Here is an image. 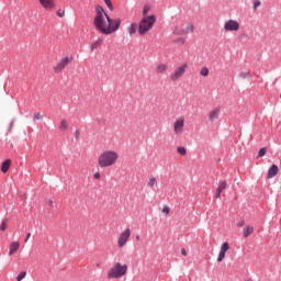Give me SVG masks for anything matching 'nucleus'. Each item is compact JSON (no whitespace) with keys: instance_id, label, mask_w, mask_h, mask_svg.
Listing matches in <instances>:
<instances>
[{"instance_id":"nucleus-1","label":"nucleus","mask_w":281,"mask_h":281,"mask_svg":"<svg viewBox=\"0 0 281 281\" xmlns=\"http://www.w3.org/2000/svg\"><path fill=\"white\" fill-rule=\"evenodd\" d=\"M93 25L95 30L101 34L109 35L120 30V25H122V20L120 18L111 19L109 14H106V11H104V8L98 5L95 8Z\"/></svg>"},{"instance_id":"nucleus-2","label":"nucleus","mask_w":281,"mask_h":281,"mask_svg":"<svg viewBox=\"0 0 281 281\" xmlns=\"http://www.w3.org/2000/svg\"><path fill=\"white\" fill-rule=\"evenodd\" d=\"M117 159H120V154L115 150L108 149L99 155L98 166L100 168H111V166L117 164Z\"/></svg>"},{"instance_id":"nucleus-3","label":"nucleus","mask_w":281,"mask_h":281,"mask_svg":"<svg viewBox=\"0 0 281 281\" xmlns=\"http://www.w3.org/2000/svg\"><path fill=\"white\" fill-rule=\"evenodd\" d=\"M156 22H157V18H155V15L143 16V19L138 24V34L140 36L148 34V32L153 30V26L155 25Z\"/></svg>"},{"instance_id":"nucleus-4","label":"nucleus","mask_w":281,"mask_h":281,"mask_svg":"<svg viewBox=\"0 0 281 281\" xmlns=\"http://www.w3.org/2000/svg\"><path fill=\"white\" fill-rule=\"evenodd\" d=\"M128 271V266L115 262L112 268L108 271L109 280H119V278H124Z\"/></svg>"},{"instance_id":"nucleus-5","label":"nucleus","mask_w":281,"mask_h":281,"mask_svg":"<svg viewBox=\"0 0 281 281\" xmlns=\"http://www.w3.org/2000/svg\"><path fill=\"white\" fill-rule=\"evenodd\" d=\"M186 69H188V64H183L176 68V70L170 75V80L172 82H177L180 78H183V74H186Z\"/></svg>"},{"instance_id":"nucleus-6","label":"nucleus","mask_w":281,"mask_h":281,"mask_svg":"<svg viewBox=\"0 0 281 281\" xmlns=\"http://www.w3.org/2000/svg\"><path fill=\"white\" fill-rule=\"evenodd\" d=\"M184 127H186V119L183 116L178 117L173 122V133H175V135H181L183 133Z\"/></svg>"},{"instance_id":"nucleus-7","label":"nucleus","mask_w":281,"mask_h":281,"mask_svg":"<svg viewBox=\"0 0 281 281\" xmlns=\"http://www.w3.org/2000/svg\"><path fill=\"white\" fill-rule=\"evenodd\" d=\"M128 238H131V228H126L119 235L117 247H120V249H122V247H125L126 243H128Z\"/></svg>"},{"instance_id":"nucleus-8","label":"nucleus","mask_w":281,"mask_h":281,"mask_svg":"<svg viewBox=\"0 0 281 281\" xmlns=\"http://www.w3.org/2000/svg\"><path fill=\"white\" fill-rule=\"evenodd\" d=\"M71 60H74V57H64L63 59H60L59 63L56 64V66L53 67V70L55 71V74H60V71H63L65 67H67V65L71 63Z\"/></svg>"},{"instance_id":"nucleus-9","label":"nucleus","mask_w":281,"mask_h":281,"mask_svg":"<svg viewBox=\"0 0 281 281\" xmlns=\"http://www.w3.org/2000/svg\"><path fill=\"white\" fill-rule=\"evenodd\" d=\"M225 32H238L240 30V23L236 20H228L224 23Z\"/></svg>"},{"instance_id":"nucleus-10","label":"nucleus","mask_w":281,"mask_h":281,"mask_svg":"<svg viewBox=\"0 0 281 281\" xmlns=\"http://www.w3.org/2000/svg\"><path fill=\"white\" fill-rule=\"evenodd\" d=\"M38 3L44 10H54L56 8V0H38Z\"/></svg>"},{"instance_id":"nucleus-11","label":"nucleus","mask_w":281,"mask_h":281,"mask_svg":"<svg viewBox=\"0 0 281 281\" xmlns=\"http://www.w3.org/2000/svg\"><path fill=\"white\" fill-rule=\"evenodd\" d=\"M221 115V108H214L209 113V120L210 122H214L215 120H218V116Z\"/></svg>"},{"instance_id":"nucleus-12","label":"nucleus","mask_w":281,"mask_h":281,"mask_svg":"<svg viewBox=\"0 0 281 281\" xmlns=\"http://www.w3.org/2000/svg\"><path fill=\"white\" fill-rule=\"evenodd\" d=\"M278 165H272L269 170H268V179H273V177H276V175H278Z\"/></svg>"},{"instance_id":"nucleus-13","label":"nucleus","mask_w":281,"mask_h":281,"mask_svg":"<svg viewBox=\"0 0 281 281\" xmlns=\"http://www.w3.org/2000/svg\"><path fill=\"white\" fill-rule=\"evenodd\" d=\"M19 247H21V244H19V241L11 243L10 249H9V256H14V252L19 251Z\"/></svg>"},{"instance_id":"nucleus-14","label":"nucleus","mask_w":281,"mask_h":281,"mask_svg":"<svg viewBox=\"0 0 281 281\" xmlns=\"http://www.w3.org/2000/svg\"><path fill=\"white\" fill-rule=\"evenodd\" d=\"M192 32H194V24L192 23H188L186 29L182 30V32H177V34H192Z\"/></svg>"},{"instance_id":"nucleus-15","label":"nucleus","mask_w":281,"mask_h":281,"mask_svg":"<svg viewBox=\"0 0 281 281\" xmlns=\"http://www.w3.org/2000/svg\"><path fill=\"white\" fill-rule=\"evenodd\" d=\"M11 164H12V160L10 159H7L1 164V172H3V175H5V172L10 170Z\"/></svg>"},{"instance_id":"nucleus-16","label":"nucleus","mask_w":281,"mask_h":281,"mask_svg":"<svg viewBox=\"0 0 281 281\" xmlns=\"http://www.w3.org/2000/svg\"><path fill=\"white\" fill-rule=\"evenodd\" d=\"M252 233H254V226H245L243 229L244 238H249V236H251Z\"/></svg>"},{"instance_id":"nucleus-17","label":"nucleus","mask_w":281,"mask_h":281,"mask_svg":"<svg viewBox=\"0 0 281 281\" xmlns=\"http://www.w3.org/2000/svg\"><path fill=\"white\" fill-rule=\"evenodd\" d=\"M168 71V65L167 64H159L156 67V72L157 74H166Z\"/></svg>"},{"instance_id":"nucleus-18","label":"nucleus","mask_w":281,"mask_h":281,"mask_svg":"<svg viewBox=\"0 0 281 281\" xmlns=\"http://www.w3.org/2000/svg\"><path fill=\"white\" fill-rule=\"evenodd\" d=\"M100 45H102V40H97L94 43H92L90 45L91 52H93L94 49H98V47H100Z\"/></svg>"},{"instance_id":"nucleus-19","label":"nucleus","mask_w":281,"mask_h":281,"mask_svg":"<svg viewBox=\"0 0 281 281\" xmlns=\"http://www.w3.org/2000/svg\"><path fill=\"white\" fill-rule=\"evenodd\" d=\"M200 76H203V78H207L210 76V69L207 67H202L200 70Z\"/></svg>"},{"instance_id":"nucleus-20","label":"nucleus","mask_w":281,"mask_h":281,"mask_svg":"<svg viewBox=\"0 0 281 281\" xmlns=\"http://www.w3.org/2000/svg\"><path fill=\"white\" fill-rule=\"evenodd\" d=\"M59 128L60 131H67V128H69V123L67 122V120H61Z\"/></svg>"},{"instance_id":"nucleus-21","label":"nucleus","mask_w":281,"mask_h":281,"mask_svg":"<svg viewBox=\"0 0 281 281\" xmlns=\"http://www.w3.org/2000/svg\"><path fill=\"white\" fill-rule=\"evenodd\" d=\"M177 153L180 154L182 157H186V155H188V150L183 146L178 147Z\"/></svg>"},{"instance_id":"nucleus-22","label":"nucleus","mask_w":281,"mask_h":281,"mask_svg":"<svg viewBox=\"0 0 281 281\" xmlns=\"http://www.w3.org/2000/svg\"><path fill=\"white\" fill-rule=\"evenodd\" d=\"M225 188H227V182L221 181L216 191L221 193V192H223V190H225Z\"/></svg>"},{"instance_id":"nucleus-23","label":"nucleus","mask_w":281,"mask_h":281,"mask_svg":"<svg viewBox=\"0 0 281 281\" xmlns=\"http://www.w3.org/2000/svg\"><path fill=\"white\" fill-rule=\"evenodd\" d=\"M135 32H137V24H131L128 26V33L131 36H133V34H135Z\"/></svg>"},{"instance_id":"nucleus-24","label":"nucleus","mask_w":281,"mask_h":281,"mask_svg":"<svg viewBox=\"0 0 281 281\" xmlns=\"http://www.w3.org/2000/svg\"><path fill=\"white\" fill-rule=\"evenodd\" d=\"M220 251H223L225 254H227V251H229V243H223L222 246H221V249Z\"/></svg>"},{"instance_id":"nucleus-25","label":"nucleus","mask_w":281,"mask_h":281,"mask_svg":"<svg viewBox=\"0 0 281 281\" xmlns=\"http://www.w3.org/2000/svg\"><path fill=\"white\" fill-rule=\"evenodd\" d=\"M1 232H5L8 229V218H4L0 225Z\"/></svg>"},{"instance_id":"nucleus-26","label":"nucleus","mask_w":281,"mask_h":281,"mask_svg":"<svg viewBox=\"0 0 281 281\" xmlns=\"http://www.w3.org/2000/svg\"><path fill=\"white\" fill-rule=\"evenodd\" d=\"M157 183V179L155 177L149 178L148 180V188H154V186Z\"/></svg>"},{"instance_id":"nucleus-27","label":"nucleus","mask_w":281,"mask_h":281,"mask_svg":"<svg viewBox=\"0 0 281 281\" xmlns=\"http://www.w3.org/2000/svg\"><path fill=\"white\" fill-rule=\"evenodd\" d=\"M25 276H27V272L26 271H22L18 274L16 277V281H22L24 280Z\"/></svg>"},{"instance_id":"nucleus-28","label":"nucleus","mask_w":281,"mask_h":281,"mask_svg":"<svg viewBox=\"0 0 281 281\" xmlns=\"http://www.w3.org/2000/svg\"><path fill=\"white\" fill-rule=\"evenodd\" d=\"M225 260V252L220 250L218 257H217V262H223Z\"/></svg>"},{"instance_id":"nucleus-29","label":"nucleus","mask_w":281,"mask_h":281,"mask_svg":"<svg viewBox=\"0 0 281 281\" xmlns=\"http://www.w3.org/2000/svg\"><path fill=\"white\" fill-rule=\"evenodd\" d=\"M239 78H243V79L251 78V74L249 71L241 72V74H239Z\"/></svg>"},{"instance_id":"nucleus-30","label":"nucleus","mask_w":281,"mask_h":281,"mask_svg":"<svg viewBox=\"0 0 281 281\" xmlns=\"http://www.w3.org/2000/svg\"><path fill=\"white\" fill-rule=\"evenodd\" d=\"M265 155H267V147H263L261 149H259V154H258V157H265Z\"/></svg>"},{"instance_id":"nucleus-31","label":"nucleus","mask_w":281,"mask_h":281,"mask_svg":"<svg viewBox=\"0 0 281 281\" xmlns=\"http://www.w3.org/2000/svg\"><path fill=\"white\" fill-rule=\"evenodd\" d=\"M105 5H108L109 10L113 11V2L111 0H104Z\"/></svg>"},{"instance_id":"nucleus-32","label":"nucleus","mask_w":281,"mask_h":281,"mask_svg":"<svg viewBox=\"0 0 281 281\" xmlns=\"http://www.w3.org/2000/svg\"><path fill=\"white\" fill-rule=\"evenodd\" d=\"M260 5H261L260 0H255L254 1V10H258V8H260Z\"/></svg>"},{"instance_id":"nucleus-33","label":"nucleus","mask_w":281,"mask_h":281,"mask_svg":"<svg viewBox=\"0 0 281 281\" xmlns=\"http://www.w3.org/2000/svg\"><path fill=\"white\" fill-rule=\"evenodd\" d=\"M177 32H183V30L176 29L173 31V34H176V36H186V34H181V33H177Z\"/></svg>"},{"instance_id":"nucleus-34","label":"nucleus","mask_w":281,"mask_h":281,"mask_svg":"<svg viewBox=\"0 0 281 281\" xmlns=\"http://www.w3.org/2000/svg\"><path fill=\"white\" fill-rule=\"evenodd\" d=\"M57 16H59L60 19H63V16H65V10H58V11H57Z\"/></svg>"},{"instance_id":"nucleus-35","label":"nucleus","mask_w":281,"mask_h":281,"mask_svg":"<svg viewBox=\"0 0 281 281\" xmlns=\"http://www.w3.org/2000/svg\"><path fill=\"white\" fill-rule=\"evenodd\" d=\"M148 10H150L149 7H144V10H143L144 16H148Z\"/></svg>"},{"instance_id":"nucleus-36","label":"nucleus","mask_w":281,"mask_h":281,"mask_svg":"<svg viewBox=\"0 0 281 281\" xmlns=\"http://www.w3.org/2000/svg\"><path fill=\"white\" fill-rule=\"evenodd\" d=\"M162 213H164V214H170V207L164 206Z\"/></svg>"},{"instance_id":"nucleus-37","label":"nucleus","mask_w":281,"mask_h":281,"mask_svg":"<svg viewBox=\"0 0 281 281\" xmlns=\"http://www.w3.org/2000/svg\"><path fill=\"white\" fill-rule=\"evenodd\" d=\"M34 120H43V115L41 113H36L34 115Z\"/></svg>"},{"instance_id":"nucleus-38","label":"nucleus","mask_w":281,"mask_h":281,"mask_svg":"<svg viewBox=\"0 0 281 281\" xmlns=\"http://www.w3.org/2000/svg\"><path fill=\"white\" fill-rule=\"evenodd\" d=\"M178 43H180L181 45H184L186 44V38H183V37L178 38Z\"/></svg>"},{"instance_id":"nucleus-39","label":"nucleus","mask_w":281,"mask_h":281,"mask_svg":"<svg viewBox=\"0 0 281 281\" xmlns=\"http://www.w3.org/2000/svg\"><path fill=\"white\" fill-rule=\"evenodd\" d=\"M244 225H245L244 220H241V221H239V222L237 223V227H243Z\"/></svg>"},{"instance_id":"nucleus-40","label":"nucleus","mask_w":281,"mask_h":281,"mask_svg":"<svg viewBox=\"0 0 281 281\" xmlns=\"http://www.w3.org/2000/svg\"><path fill=\"white\" fill-rule=\"evenodd\" d=\"M31 236H32V234L27 233L26 238L24 239V243H27L30 240Z\"/></svg>"},{"instance_id":"nucleus-41","label":"nucleus","mask_w":281,"mask_h":281,"mask_svg":"<svg viewBox=\"0 0 281 281\" xmlns=\"http://www.w3.org/2000/svg\"><path fill=\"white\" fill-rule=\"evenodd\" d=\"M75 137H76V139H78V138L80 137V131L77 130V131L75 132Z\"/></svg>"},{"instance_id":"nucleus-42","label":"nucleus","mask_w":281,"mask_h":281,"mask_svg":"<svg viewBox=\"0 0 281 281\" xmlns=\"http://www.w3.org/2000/svg\"><path fill=\"white\" fill-rule=\"evenodd\" d=\"M182 256H188V251H186V248H181Z\"/></svg>"},{"instance_id":"nucleus-43","label":"nucleus","mask_w":281,"mask_h":281,"mask_svg":"<svg viewBox=\"0 0 281 281\" xmlns=\"http://www.w3.org/2000/svg\"><path fill=\"white\" fill-rule=\"evenodd\" d=\"M93 177H94V179H100V172H95L94 175H93Z\"/></svg>"},{"instance_id":"nucleus-44","label":"nucleus","mask_w":281,"mask_h":281,"mask_svg":"<svg viewBox=\"0 0 281 281\" xmlns=\"http://www.w3.org/2000/svg\"><path fill=\"white\" fill-rule=\"evenodd\" d=\"M221 196V192H218L217 190H216V192H215V199H218Z\"/></svg>"},{"instance_id":"nucleus-45","label":"nucleus","mask_w":281,"mask_h":281,"mask_svg":"<svg viewBox=\"0 0 281 281\" xmlns=\"http://www.w3.org/2000/svg\"><path fill=\"white\" fill-rule=\"evenodd\" d=\"M47 203H48L49 205H54V202H53L52 200H47Z\"/></svg>"},{"instance_id":"nucleus-46","label":"nucleus","mask_w":281,"mask_h":281,"mask_svg":"<svg viewBox=\"0 0 281 281\" xmlns=\"http://www.w3.org/2000/svg\"><path fill=\"white\" fill-rule=\"evenodd\" d=\"M10 126H11V127L14 126V121L11 122Z\"/></svg>"},{"instance_id":"nucleus-47","label":"nucleus","mask_w":281,"mask_h":281,"mask_svg":"<svg viewBox=\"0 0 281 281\" xmlns=\"http://www.w3.org/2000/svg\"><path fill=\"white\" fill-rule=\"evenodd\" d=\"M136 240H139V235L136 236Z\"/></svg>"}]
</instances>
